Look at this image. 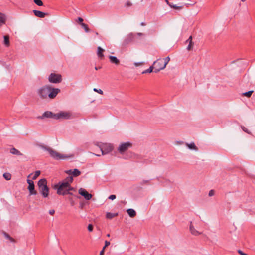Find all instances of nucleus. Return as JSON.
Returning a JSON list of instances; mask_svg holds the SVG:
<instances>
[{"instance_id":"nucleus-36","label":"nucleus","mask_w":255,"mask_h":255,"mask_svg":"<svg viewBox=\"0 0 255 255\" xmlns=\"http://www.w3.org/2000/svg\"><path fill=\"white\" fill-rule=\"evenodd\" d=\"M170 7H171L172 8H174L175 9L180 10V9H181L183 8V6H178L176 5H171Z\"/></svg>"},{"instance_id":"nucleus-44","label":"nucleus","mask_w":255,"mask_h":255,"mask_svg":"<svg viewBox=\"0 0 255 255\" xmlns=\"http://www.w3.org/2000/svg\"><path fill=\"white\" fill-rule=\"evenodd\" d=\"M149 183V180H144L143 181H142L140 183V184L141 185H143L144 184H148Z\"/></svg>"},{"instance_id":"nucleus-31","label":"nucleus","mask_w":255,"mask_h":255,"mask_svg":"<svg viewBox=\"0 0 255 255\" xmlns=\"http://www.w3.org/2000/svg\"><path fill=\"white\" fill-rule=\"evenodd\" d=\"M162 60H163V63H164V65L163 66V67L165 68L166 65H167V64H168V63L170 61V58H169V57H166L165 58H164V59H162Z\"/></svg>"},{"instance_id":"nucleus-55","label":"nucleus","mask_w":255,"mask_h":255,"mask_svg":"<svg viewBox=\"0 0 255 255\" xmlns=\"http://www.w3.org/2000/svg\"><path fill=\"white\" fill-rule=\"evenodd\" d=\"M165 1L166 2V3L170 7L171 6V3H170L169 2V1L168 0H165Z\"/></svg>"},{"instance_id":"nucleus-50","label":"nucleus","mask_w":255,"mask_h":255,"mask_svg":"<svg viewBox=\"0 0 255 255\" xmlns=\"http://www.w3.org/2000/svg\"><path fill=\"white\" fill-rule=\"evenodd\" d=\"M49 213L51 215H53L54 213H55V210L54 209H51V210H50L49 211Z\"/></svg>"},{"instance_id":"nucleus-34","label":"nucleus","mask_w":255,"mask_h":255,"mask_svg":"<svg viewBox=\"0 0 255 255\" xmlns=\"http://www.w3.org/2000/svg\"><path fill=\"white\" fill-rule=\"evenodd\" d=\"M40 171H35L34 175L32 177V180H35L40 174Z\"/></svg>"},{"instance_id":"nucleus-24","label":"nucleus","mask_w":255,"mask_h":255,"mask_svg":"<svg viewBox=\"0 0 255 255\" xmlns=\"http://www.w3.org/2000/svg\"><path fill=\"white\" fill-rule=\"evenodd\" d=\"M118 215V214L117 213H112L110 212H107L106 213V216L107 219H111L113 218L114 217L117 216Z\"/></svg>"},{"instance_id":"nucleus-30","label":"nucleus","mask_w":255,"mask_h":255,"mask_svg":"<svg viewBox=\"0 0 255 255\" xmlns=\"http://www.w3.org/2000/svg\"><path fill=\"white\" fill-rule=\"evenodd\" d=\"M3 176L7 180H9L11 178V175L9 173H4L3 174Z\"/></svg>"},{"instance_id":"nucleus-32","label":"nucleus","mask_w":255,"mask_h":255,"mask_svg":"<svg viewBox=\"0 0 255 255\" xmlns=\"http://www.w3.org/2000/svg\"><path fill=\"white\" fill-rule=\"evenodd\" d=\"M81 25L82 26V27L84 29L86 32H89L90 31V29L87 24L84 23H82Z\"/></svg>"},{"instance_id":"nucleus-63","label":"nucleus","mask_w":255,"mask_h":255,"mask_svg":"<svg viewBox=\"0 0 255 255\" xmlns=\"http://www.w3.org/2000/svg\"><path fill=\"white\" fill-rule=\"evenodd\" d=\"M107 237H109L110 236V234H108L107 235Z\"/></svg>"},{"instance_id":"nucleus-8","label":"nucleus","mask_w":255,"mask_h":255,"mask_svg":"<svg viewBox=\"0 0 255 255\" xmlns=\"http://www.w3.org/2000/svg\"><path fill=\"white\" fill-rule=\"evenodd\" d=\"M48 80L50 83H59L62 81V76L60 74L51 73L49 76Z\"/></svg>"},{"instance_id":"nucleus-59","label":"nucleus","mask_w":255,"mask_h":255,"mask_svg":"<svg viewBox=\"0 0 255 255\" xmlns=\"http://www.w3.org/2000/svg\"><path fill=\"white\" fill-rule=\"evenodd\" d=\"M67 195H73V193L71 191H70V193H67Z\"/></svg>"},{"instance_id":"nucleus-12","label":"nucleus","mask_w":255,"mask_h":255,"mask_svg":"<svg viewBox=\"0 0 255 255\" xmlns=\"http://www.w3.org/2000/svg\"><path fill=\"white\" fill-rule=\"evenodd\" d=\"M56 114H54L51 111H46L41 116L38 117V119H43L44 118H52L56 120Z\"/></svg>"},{"instance_id":"nucleus-16","label":"nucleus","mask_w":255,"mask_h":255,"mask_svg":"<svg viewBox=\"0 0 255 255\" xmlns=\"http://www.w3.org/2000/svg\"><path fill=\"white\" fill-rule=\"evenodd\" d=\"M109 58L112 63L115 64L117 65L119 64L120 61L116 57L114 56H109Z\"/></svg>"},{"instance_id":"nucleus-60","label":"nucleus","mask_w":255,"mask_h":255,"mask_svg":"<svg viewBox=\"0 0 255 255\" xmlns=\"http://www.w3.org/2000/svg\"><path fill=\"white\" fill-rule=\"evenodd\" d=\"M141 26H144V25H145V23H144V22H141Z\"/></svg>"},{"instance_id":"nucleus-19","label":"nucleus","mask_w":255,"mask_h":255,"mask_svg":"<svg viewBox=\"0 0 255 255\" xmlns=\"http://www.w3.org/2000/svg\"><path fill=\"white\" fill-rule=\"evenodd\" d=\"M186 145L190 149L194 150L195 151H198V147L196 146V145L195 144V143L194 142H191L190 143H186Z\"/></svg>"},{"instance_id":"nucleus-51","label":"nucleus","mask_w":255,"mask_h":255,"mask_svg":"<svg viewBox=\"0 0 255 255\" xmlns=\"http://www.w3.org/2000/svg\"><path fill=\"white\" fill-rule=\"evenodd\" d=\"M77 21L81 24L82 23H83L82 22L83 21V19L81 17H78Z\"/></svg>"},{"instance_id":"nucleus-33","label":"nucleus","mask_w":255,"mask_h":255,"mask_svg":"<svg viewBox=\"0 0 255 255\" xmlns=\"http://www.w3.org/2000/svg\"><path fill=\"white\" fill-rule=\"evenodd\" d=\"M153 65L150 66L148 69L146 70H144V71L142 72V74H145V73H151L153 71Z\"/></svg>"},{"instance_id":"nucleus-46","label":"nucleus","mask_w":255,"mask_h":255,"mask_svg":"<svg viewBox=\"0 0 255 255\" xmlns=\"http://www.w3.org/2000/svg\"><path fill=\"white\" fill-rule=\"evenodd\" d=\"M238 253L241 255H248L247 254L244 253L242 251L240 250H238Z\"/></svg>"},{"instance_id":"nucleus-21","label":"nucleus","mask_w":255,"mask_h":255,"mask_svg":"<svg viewBox=\"0 0 255 255\" xmlns=\"http://www.w3.org/2000/svg\"><path fill=\"white\" fill-rule=\"evenodd\" d=\"M127 212L128 213L129 216L131 217H134L136 215V212L133 209H128L127 210Z\"/></svg>"},{"instance_id":"nucleus-62","label":"nucleus","mask_w":255,"mask_h":255,"mask_svg":"<svg viewBox=\"0 0 255 255\" xmlns=\"http://www.w3.org/2000/svg\"><path fill=\"white\" fill-rule=\"evenodd\" d=\"M107 247H105V245L104 246V247L103 248L102 250H104V251H105V248H106Z\"/></svg>"},{"instance_id":"nucleus-20","label":"nucleus","mask_w":255,"mask_h":255,"mask_svg":"<svg viewBox=\"0 0 255 255\" xmlns=\"http://www.w3.org/2000/svg\"><path fill=\"white\" fill-rule=\"evenodd\" d=\"M153 65L156 66L157 67H163L164 65L163 60L161 59H157L154 62Z\"/></svg>"},{"instance_id":"nucleus-28","label":"nucleus","mask_w":255,"mask_h":255,"mask_svg":"<svg viewBox=\"0 0 255 255\" xmlns=\"http://www.w3.org/2000/svg\"><path fill=\"white\" fill-rule=\"evenodd\" d=\"M152 65L153 66V69H154V72L156 73L159 72L161 70H163L165 68L163 67H157L156 66L154 65L153 64Z\"/></svg>"},{"instance_id":"nucleus-23","label":"nucleus","mask_w":255,"mask_h":255,"mask_svg":"<svg viewBox=\"0 0 255 255\" xmlns=\"http://www.w3.org/2000/svg\"><path fill=\"white\" fill-rule=\"evenodd\" d=\"M3 38H4V44L6 46V47H8L10 45V42H9V37L8 35H4L3 36Z\"/></svg>"},{"instance_id":"nucleus-39","label":"nucleus","mask_w":255,"mask_h":255,"mask_svg":"<svg viewBox=\"0 0 255 255\" xmlns=\"http://www.w3.org/2000/svg\"><path fill=\"white\" fill-rule=\"evenodd\" d=\"M193 42H190L189 43V44L187 47V49L188 50H191L192 49L193 46Z\"/></svg>"},{"instance_id":"nucleus-45","label":"nucleus","mask_w":255,"mask_h":255,"mask_svg":"<svg viewBox=\"0 0 255 255\" xmlns=\"http://www.w3.org/2000/svg\"><path fill=\"white\" fill-rule=\"evenodd\" d=\"M242 128L243 130L244 131H245V132H246V133H247L248 134H250V132H249L248 129L246 128H245V127H242Z\"/></svg>"},{"instance_id":"nucleus-10","label":"nucleus","mask_w":255,"mask_h":255,"mask_svg":"<svg viewBox=\"0 0 255 255\" xmlns=\"http://www.w3.org/2000/svg\"><path fill=\"white\" fill-rule=\"evenodd\" d=\"M27 182L28 184L27 189L29 190V194L30 195H36L37 194V192L35 190V186L33 181L31 180L27 179Z\"/></svg>"},{"instance_id":"nucleus-37","label":"nucleus","mask_w":255,"mask_h":255,"mask_svg":"<svg viewBox=\"0 0 255 255\" xmlns=\"http://www.w3.org/2000/svg\"><path fill=\"white\" fill-rule=\"evenodd\" d=\"M4 235L7 239H9L11 242H14V240L12 237H11L8 234L4 233Z\"/></svg>"},{"instance_id":"nucleus-18","label":"nucleus","mask_w":255,"mask_h":255,"mask_svg":"<svg viewBox=\"0 0 255 255\" xmlns=\"http://www.w3.org/2000/svg\"><path fill=\"white\" fill-rule=\"evenodd\" d=\"M104 51V50L102 49L101 47H98L97 48V55L98 57L102 59L104 58V55L103 52Z\"/></svg>"},{"instance_id":"nucleus-43","label":"nucleus","mask_w":255,"mask_h":255,"mask_svg":"<svg viewBox=\"0 0 255 255\" xmlns=\"http://www.w3.org/2000/svg\"><path fill=\"white\" fill-rule=\"evenodd\" d=\"M116 198V196L115 195H111L110 196H109L108 199L113 200L115 199Z\"/></svg>"},{"instance_id":"nucleus-1","label":"nucleus","mask_w":255,"mask_h":255,"mask_svg":"<svg viewBox=\"0 0 255 255\" xmlns=\"http://www.w3.org/2000/svg\"><path fill=\"white\" fill-rule=\"evenodd\" d=\"M144 36L142 33L138 32L136 33H129L128 34L123 41V45L126 46L131 43H139L141 41V38L138 37Z\"/></svg>"},{"instance_id":"nucleus-6","label":"nucleus","mask_w":255,"mask_h":255,"mask_svg":"<svg viewBox=\"0 0 255 255\" xmlns=\"http://www.w3.org/2000/svg\"><path fill=\"white\" fill-rule=\"evenodd\" d=\"M131 147L132 144L130 142H123L119 145L117 150L121 154L123 155L125 152Z\"/></svg>"},{"instance_id":"nucleus-7","label":"nucleus","mask_w":255,"mask_h":255,"mask_svg":"<svg viewBox=\"0 0 255 255\" xmlns=\"http://www.w3.org/2000/svg\"><path fill=\"white\" fill-rule=\"evenodd\" d=\"M50 92V86L45 85L38 89V93L41 98H46L49 97Z\"/></svg>"},{"instance_id":"nucleus-38","label":"nucleus","mask_w":255,"mask_h":255,"mask_svg":"<svg viewBox=\"0 0 255 255\" xmlns=\"http://www.w3.org/2000/svg\"><path fill=\"white\" fill-rule=\"evenodd\" d=\"M68 192L70 193V191H76V190L74 188L71 186V185L68 184Z\"/></svg>"},{"instance_id":"nucleus-48","label":"nucleus","mask_w":255,"mask_h":255,"mask_svg":"<svg viewBox=\"0 0 255 255\" xmlns=\"http://www.w3.org/2000/svg\"><path fill=\"white\" fill-rule=\"evenodd\" d=\"M132 5V3L130 1H128L126 2L125 6L127 7H130Z\"/></svg>"},{"instance_id":"nucleus-64","label":"nucleus","mask_w":255,"mask_h":255,"mask_svg":"<svg viewBox=\"0 0 255 255\" xmlns=\"http://www.w3.org/2000/svg\"><path fill=\"white\" fill-rule=\"evenodd\" d=\"M95 34H96V35H99V34H98V32H96V33H95Z\"/></svg>"},{"instance_id":"nucleus-14","label":"nucleus","mask_w":255,"mask_h":255,"mask_svg":"<svg viewBox=\"0 0 255 255\" xmlns=\"http://www.w3.org/2000/svg\"><path fill=\"white\" fill-rule=\"evenodd\" d=\"M189 229L191 233L194 236H199L202 234L201 232L196 230L192 225V222H190Z\"/></svg>"},{"instance_id":"nucleus-58","label":"nucleus","mask_w":255,"mask_h":255,"mask_svg":"<svg viewBox=\"0 0 255 255\" xmlns=\"http://www.w3.org/2000/svg\"><path fill=\"white\" fill-rule=\"evenodd\" d=\"M80 207L81 209H83V204H80Z\"/></svg>"},{"instance_id":"nucleus-4","label":"nucleus","mask_w":255,"mask_h":255,"mask_svg":"<svg viewBox=\"0 0 255 255\" xmlns=\"http://www.w3.org/2000/svg\"><path fill=\"white\" fill-rule=\"evenodd\" d=\"M40 147L44 150L47 151L49 153L50 156L56 160H59L64 159L67 157L59 153L55 150H54L52 148L49 147L45 146L44 145H40Z\"/></svg>"},{"instance_id":"nucleus-35","label":"nucleus","mask_w":255,"mask_h":255,"mask_svg":"<svg viewBox=\"0 0 255 255\" xmlns=\"http://www.w3.org/2000/svg\"><path fill=\"white\" fill-rule=\"evenodd\" d=\"M34 3L38 6H42L43 3L41 0H33Z\"/></svg>"},{"instance_id":"nucleus-42","label":"nucleus","mask_w":255,"mask_h":255,"mask_svg":"<svg viewBox=\"0 0 255 255\" xmlns=\"http://www.w3.org/2000/svg\"><path fill=\"white\" fill-rule=\"evenodd\" d=\"M67 199L70 201L71 205H73L74 203V201L73 198L71 196H69L67 198Z\"/></svg>"},{"instance_id":"nucleus-15","label":"nucleus","mask_w":255,"mask_h":255,"mask_svg":"<svg viewBox=\"0 0 255 255\" xmlns=\"http://www.w3.org/2000/svg\"><path fill=\"white\" fill-rule=\"evenodd\" d=\"M33 12L36 16L39 18H43L45 16L48 15V13H45L37 10H33Z\"/></svg>"},{"instance_id":"nucleus-13","label":"nucleus","mask_w":255,"mask_h":255,"mask_svg":"<svg viewBox=\"0 0 255 255\" xmlns=\"http://www.w3.org/2000/svg\"><path fill=\"white\" fill-rule=\"evenodd\" d=\"M79 193L87 200H90L92 196L91 194L89 193L85 189L82 188L79 189Z\"/></svg>"},{"instance_id":"nucleus-5","label":"nucleus","mask_w":255,"mask_h":255,"mask_svg":"<svg viewBox=\"0 0 255 255\" xmlns=\"http://www.w3.org/2000/svg\"><path fill=\"white\" fill-rule=\"evenodd\" d=\"M98 146L103 155L111 152L114 149L113 145L110 143H102Z\"/></svg>"},{"instance_id":"nucleus-26","label":"nucleus","mask_w":255,"mask_h":255,"mask_svg":"<svg viewBox=\"0 0 255 255\" xmlns=\"http://www.w3.org/2000/svg\"><path fill=\"white\" fill-rule=\"evenodd\" d=\"M72 174L74 177H77L81 174V172L77 169H74L72 172Z\"/></svg>"},{"instance_id":"nucleus-41","label":"nucleus","mask_w":255,"mask_h":255,"mask_svg":"<svg viewBox=\"0 0 255 255\" xmlns=\"http://www.w3.org/2000/svg\"><path fill=\"white\" fill-rule=\"evenodd\" d=\"M87 229H88V230L89 231V232H92L93 230V226L92 224H90L88 225V227H87Z\"/></svg>"},{"instance_id":"nucleus-53","label":"nucleus","mask_w":255,"mask_h":255,"mask_svg":"<svg viewBox=\"0 0 255 255\" xmlns=\"http://www.w3.org/2000/svg\"><path fill=\"white\" fill-rule=\"evenodd\" d=\"M110 242L109 241H105V247L108 246L109 245H110Z\"/></svg>"},{"instance_id":"nucleus-2","label":"nucleus","mask_w":255,"mask_h":255,"mask_svg":"<svg viewBox=\"0 0 255 255\" xmlns=\"http://www.w3.org/2000/svg\"><path fill=\"white\" fill-rule=\"evenodd\" d=\"M47 183L46 179L43 178L39 180L37 184L39 192L44 198L48 197L49 195V188Z\"/></svg>"},{"instance_id":"nucleus-49","label":"nucleus","mask_w":255,"mask_h":255,"mask_svg":"<svg viewBox=\"0 0 255 255\" xmlns=\"http://www.w3.org/2000/svg\"><path fill=\"white\" fill-rule=\"evenodd\" d=\"M186 42H188V43L193 42H192V36H190L189 37V38L186 40Z\"/></svg>"},{"instance_id":"nucleus-61","label":"nucleus","mask_w":255,"mask_h":255,"mask_svg":"<svg viewBox=\"0 0 255 255\" xmlns=\"http://www.w3.org/2000/svg\"><path fill=\"white\" fill-rule=\"evenodd\" d=\"M94 155L97 156H100V155L99 154H94V153H93Z\"/></svg>"},{"instance_id":"nucleus-40","label":"nucleus","mask_w":255,"mask_h":255,"mask_svg":"<svg viewBox=\"0 0 255 255\" xmlns=\"http://www.w3.org/2000/svg\"><path fill=\"white\" fill-rule=\"evenodd\" d=\"M93 90H94V91L100 94H101V95L103 94V91L101 89H97L96 88H94Z\"/></svg>"},{"instance_id":"nucleus-56","label":"nucleus","mask_w":255,"mask_h":255,"mask_svg":"<svg viewBox=\"0 0 255 255\" xmlns=\"http://www.w3.org/2000/svg\"><path fill=\"white\" fill-rule=\"evenodd\" d=\"M104 250H102L100 252V255H103L104 254Z\"/></svg>"},{"instance_id":"nucleus-57","label":"nucleus","mask_w":255,"mask_h":255,"mask_svg":"<svg viewBox=\"0 0 255 255\" xmlns=\"http://www.w3.org/2000/svg\"><path fill=\"white\" fill-rule=\"evenodd\" d=\"M100 68H101V67H95V69L96 70H98V69H100Z\"/></svg>"},{"instance_id":"nucleus-27","label":"nucleus","mask_w":255,"mask_h":255,"mask_svg":"<svg viewBox=\"0 0 255 255\" xmlns=\"http://www.w3.org/2000/svg\"><path fill=\"white\" fill-rule=\"evenodd\" d=\"M253 92H254L253 90L249 91L248 92L243 93L242 94V95L243 96H246L248 98H249L251 96Z\"/></svg>"},{"instance_id":"nucleus-11","label":"nucleus","mask_w":255,"mask_h":255,"mask_svg":"<svg viewBox=\"0 0 255 255\" xmlns=\"http://www.w3.org/2000/svg\"><path fill=\"white\" fill-rule=\"evenodd\" d=\"M60 92V90L59 88H52L51 86H50L49 98L50 99L54 98Z\"/></svg>"},{"instance_id":"nucleus-54","label":"nucleus","mask_w":255,"mask_h":255,"mask_svg":"<svg viewBox=\"0 0 255 255\" xmlns=\"http://www.w3.org/2000/svg\"><path fill=\"white\" fill-rule=\"evenodd\" d=\"M66 172V173H67L68 174H72V171L71 170H69L67 171Z\"/></svg>"},{"instance_id":"nucleus-9","label":"nucleus","mask_w":255,"mask_h":255,"mask_svg":"<svg viewBox=\"0 0 255 255\" xmlns=\"http://www.w3.org/2000/svg\"><path fill=\"white\" fill-rule=\"evenodd\" d=\"M72 118L71 113L68 112H61L56 113V120L58 119H70Z\"/></svg>"},{"instance_id":"nucleus-52","label":"nucleus","mask_w":255,"mask_h":255,"mask_svg":"<svg viewBox=\"0 0 255 255\" xmlns=\"http://www.w3.org/2000/svg\"><path fill=\"white\" fill-rule=\"evenodd\" d=\"M143 64V62H139V63H134V65L136 66H140V65H142V64Z\"/></svg>"},{"instance_id":"nucleus-17","label":"nucleus","mask_w":255,"mask_h":255,"mask_svg":"<svg viewBox=\"0 0 255 255\" xmlns=\"http://www.w3.org/2000/svg\"><path fill=\"white\" fill-rule=\"evenodd\" d=\"M10 152L12 154L17 155V156H23V154L21 153L18 150L16 149L15 148H12L10 150Z\"/></svg>"},{"instance_id":"nucleus-22","label":"nucleus","mask_w":255,"mask_h":255,"mask_svg":"<svg viewBox=\"0 0 255 255\" xmlns=\"http://www.w3.org/2000/svg\"><path fill=\"white\" fill-rule=\"evenodd\" d=\"M130 158H134V159H138V155H135L132 153H130V154H127L126 156L123 157L125 159H128Z\"/></svg>"},{"instance_id":"nucleus-3","label":"nucleus","mask_w":255,"mask_h":255,"mask_svg":"<svg viewBox=\"0 0 255 255\" xmlns=\"http://www.w3.org/2000/svg\"><path fill=\"white\" fill-rule=\"evenodd\" d=\"M68 183L66 182H59L58 184H55L54 189L57 190V194L59 195H66L68 192Z\"/></svg>"},{"instance_id":"nucleus-47","label":"nucleus","mask_w":255,"mask_h":255,"mask_svg":"<svg viewBox=\"0 0 255 255\" xmlns=\"http://www.w3.org/2000/svg\"><path fill=\"white\" fill-rule=\"evenodd\" d=\"M209 196H212L214 195V191L213 190H211L209 192Z\"/></svg>"},{"instance_id":"nucleus-29","label":"nucleus","mask_w":255,"mask_h":255,"mask_svg":"<svg viewBox=\"0 0 255 255\" xmlns=\"http://www.w3.org/2000/svg\"><path fill=\"white\" fill-rule=\"evenodd\" d=\"M0 15L1 14L0 13ZM5 23V18L3 15L0 16V26H2Z\"/></svg>"},{"instance_id":"nucleus-25","label":"nucleus","mask_w":255,"mask_h":255,"mask_svg":"<svg viewBox=\"0 0 255 255\" xmlns=\"http://www.w3.org/2000/svg\"><path fill=\"white\" fill-rule=\"evenodd\" d=\"M73 178L72 176L67 177L64 180L62 181V182H66L68 183V184L70 185L71 183L73 182Z\"/></svg>"}]
</instances>
